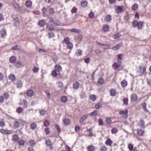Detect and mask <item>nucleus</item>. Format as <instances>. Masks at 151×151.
I'll list each match as a JSON object with an SVG mask.
<instances>
[{"label":"nucleus","mask_w":151,"mask_h":151,"mask_svg":"<svg viewBox=\"0 0 151 151\" xmlns=\"http://www.w3.org/2000/svg\"><path fill=\"white\" fill-rule=\"evenodd\" d=\"M139 72L141 73H143V75L146 74V68L143 66H140L139 67Z\"/></svg>","instance_id":"1"},{"label":"nucleus","mask_w":151,"mask_h":151,"mask_svg":"<svg viewBox=\"0 0 151 151\" xmlns=\"http://www.w3.org/2000/svg\"><path fill=\"white\" fill-rule=\"evenodd\" d=\"M47 29L50 31L54 30V26L50 22H49L47 25Z\"/></svg>","instance_id":"2"},{"label":"nucleus","mask_w":151,"mask_h":151,"mask_svg":"<svg viewBox=\"0 0 151 151\" xmlns=\"http://www.w3.org/2000/svg\"><path fill=\"white\" fill-rule=\"evenodd\" d=\"M122 45V43L116 45L115 46L113 47L112 48V49L114 50H116L119 49L121 47Z\"/></svg>","instance_id":"3"},{"label":"nucleus","mask_w":151,"mask_h":151,"mask_svg":"<svg viewBox=\"0 0 151 151\" xmlns=\"http://www.w3.org/2000/svg\"><path fill=\"white\" fill-rule=\"evenodd\" d=\"M87 132L88 133V136L92 137L93 136H95V134H93L92 133L93 131L91 129H88L87 130Z\"/></svg>","instance_id":"4"},{"label":"nucleus","mask_w":151,"mask_h":151,"mask_svg":"<svg viewBox=\"0 0 151 151\" xmlns=\"http://www.w3.org/2000/svg\"><path fill=\"white\" fill-rule=\"evenodd\" d=\"M131 98L132 100L133 101H136L137 100V96L136 94L132 93L131 96Z\"/></svg>","instance_id":"5"},{"label":"nucleus","mask_w":151,"mask_h":151,"mask_svg":"<svg viewBox=\"0 0 151 151\" xmlns=\"http://www.w3.org/2000/svg\"><path fill=\"white\" fill-rule=\"evenodd\" d=\"M79 83L77 82H75L73 84V87L74 89H77L79 87Z\"/></svg>","instance_id":"6"},{"label":"nucleus","mask_w":151,"mask_h":151,"mask_svg":"<svg viewBox=\"0 0 151 151\" xmlns=\"http://www.w3.org/2000/svg\"><path fill=\"white\" fill-rule=\"evenodd\" d=\"M6 31L4 29H1L0 30V36L3 37L6 35Z\"/></svg>","instance_id":"7"},{"label":"nucleus","mask_w":151,"mask_h":151,"mask_svg":"<svg viewBox=\"0 0 151 151\" xmlns=\"http://www.w3.org/2000/svg\"><path fill=\"white\" fill-rule=\"evenodd\" d=\"M143 26V23L140 21L138 22L137 27L139 29H141Z\"/></svg>","instance_id":"8"},{"label":"nucleus","mask_w":151,"mask_h":151,"mask_svg":"<svg viewBox=\"0 0 151 151\" xmlns=\"http://www.w3.org/2000/svg\"><path fill=\"white\" fill-rule=\"evenodd\" d=\"M27 94L28 96L31 97L33 95L34 92L31 90H28L27 92Z\"/></svg>","instance_id":"9"},{"label":"nucleus","mask_w":151,"mask_h":151,"mask_svg":"<svg viewBox=\"0 0 151 151\" xmlns=\"http://www.w3.org/2000/svg\"><path fill=\"white\" fill-rule=\"evenodd\" d=\"M21 47L19 45H16L12 47V49L13 50H19L21 49Z\"/></svg>","instance_id":"10"},{"label":"nucleus","mask_w":151,"mask_h":151,"mask_svg":"<svg viewBox=\"0 0 151 151\" xmlns=\"http://www.w3.org/2000/svg\"><path fill=\"white\" fill-rule=\"evenodd\" d=\"M55 70L58 72H59L61 70L62 67L60 65H57L55 67Z\"/></svg>","instance_id":"11"},{"label":"nucleus","mask_w":151,"mask_h":151,"mask_svg":"<svg viewBox=\"0 0 151 151\" xmlns=\"http://www.w3.org/2000/svg\"><path fill=\"white\" fill-rule=\"evenodd\" d=\"M16 60L17 59L14 56L11 57L9 58L10 62L13 63H15Z\"/></svg>","instance_id":"12"},{"label":"nucleus","mask_w":151,"mask_h":151,"mask_svg":"<svg viewBox=\"0 0 151 151\" xmlns=\"http://www.w3.org/2000/svg\"><path fill=\"white\" fill-rule=\"evenodd\" d=\"M122 11V8L121 6H119L116 8V12L117 13H121Z\"/></svg>","instance_id":"13"},{"label":"nucleus","mask_w":151,"mask_h":151,"mask_svg":"<svg viewBox=\"0 0 151 151\" xmlns=\"http://www.w3.org/2000/svg\"><path fill=\"white\" fill-rule=\"evenodd\" d=\"M22 63L21 62H17L15 64L17 68H21L22 65Z\"/></svg>","instance_id":"14"},{"label":"nucleus","mask_w":151,"mask_h":151,"mask_svg":"<svg viewBox=\"0 0 151 151\" xmlns=\"http://www.w3.org/2000/svg\"><path fill=\"white\" fill-rule=\"evenodd\" d=\"M142 107L144 111L146 113L149 112V111L146 108V103L145 102L143 103L142 104Z\"/></svg>","instance_id":"15"},{"label":"nucleus","mask_w":151,"mask_h":151,"mask_svg":"<svg viewBox=\"0 0 151 151\" xmlns=\"http://www.w3.org/2000/svg\"><path fill=\"white\" fill-rule=\"evenodd\" d=\"M88 151H94L95 149V147L93 145L89 146L87 148Z\"/></svg>","instance_id":"16"},{"label":"nucleus","mask_w":151,"mask_h":151,"mask_svg":"<svg viewBox=\"0 0 151 151\" xmlns=\"http://www.w3.org/2000/svg\"><path fill=\"white\" fill-rule=\"evenodd\" d=\"M88 3L86 1H82L81 2V6L83 7H85L87 6Z\"/></svg>","instance_id":"17"},{"label":"nucleus","mask_w":151,"mask_h":151,"mask_svg":"<svg viewBox=\"0 0 151 151\" xmlns=\"http://www.w3.org/2000/svg\"><path fill=\"white\" fill-rule=\"evenodd\" d=\"M49 22H50L51 24L56 25L58 24V22L57 20L52 19H51Z\"/></svg>","instance_id":"18"},{"label":"nucleus","mask_w":151,"mask_h":151,"mask_svg":"<svg viewBox=\"0 0 151 151\" xmlns=\"http://www.w3.org/2000/svg\"><path fill=\"white\" fill-rule=\"evenodd\" d=\"M70 31L71 32L75 33H79L81 32V31L80 30L75 28L70 29Z\"/></svg>","instance_id":"19"},{"label":"nucleus","mask_w":151,"mask_h":151,"mask_svg":"<svg viewBox=\"0 0 151 151\" xmlns=\"http://www.w3.org/2000/svg\"><path fill=\"white\" fill-rule=\"evenodd\" d=\"M47 35L49 38H53L55 36L54 33L52 32H48Z\"/></svg>","instance_id":"20"},{"label":"nucleus","mask_w":151,"mask_h":151,"mask_svg":"<svg viewBox=\"0 0 151 151\" xmlns=\"http://www.w3.org/2000/svg\"><path fill=\"white\" fill-rule=\"evenodd\" d=\"M67 99V98L65 96H63L61 98V100L63 103L66 102Z\"/></svg>","instance_id":"21"},{"label":"nucleus","mask_w":151,"mask_h":151,"mask_svg":"<svg viewBox=\"0 0 151 151\" xmlns=\"http://www.w3.org/2000/svg\"><path fill=\"white\" fill-rule=\"evenodd\" d=\"M102 106V104L100 102L97 103L95 105V108L96 109H99L101 108Z\"/></svg>","instance_id":"22"},{"label":"nucleus","mask_w":151,"mask_h":151,"mask_svg":"<svg viewBox=\"0 0 151 151\" xmlns=\"http://www.w3.org/2000/svg\"><path fill=\"white\" fill-rule=\"evenodd\" d=\"M70 122V120L68 119H65L63 120L64 124L66 125H68Z\"/></svg>","instance_id":"23"},{"label":"nucleus","mask_w":151,"mask_h":151,"mask_svg":"<svg viewBox=\"0 0 151 151\" xmlns=\"http://www.w3.org/2000/svg\"><path fill=\"white\" fill-rule=\"evenodd\" d=\"M45 143L47 145L52 147V143L50 140H47L45 141Z\"/></svg>","instance_id":"24"},{"label":"nucleus","mask_w":151,"mask_h":151,"mask_svg":"<svg viewBox=\"0 0 151 151\" xmlns=\"http://www.w3.org/2000/svg\"><path fill=\"white\" fill-rule=\"evenodd\" d=\"M109 26L107 25H106L104 26L103 27V29L104 32H106L109 31Z\"/></svg>","instance_id":"25"},{"label":"nucleus","mask_w":151,"mask_h":151,"mask_svg":"<svg viewBox=\"0 0 151 151\" xmlns=\"http://www.w3.org/2000/svg\"><path fill=\"white\" fill-rule=\"evenodd\" d=\"M45 24V22L43 20H40L39 22V25L40 27H43Z\"/></svg>","instance_id":"26"},{"label":"nucleus","mask_w":151,"mask_h":151,"mask_svg":"<svg viewBox=\"0 0 151 151\" xmlns=\"http://www.w3.org/2000/svg\"><path fill=\"white\" fill-rule=\"evenodd\" d=\"M87 115H84L80 119V122L81 123H82L87 118Z\"/></svg>","instance_id":"27"},{"label":"nucleus","mask_w":151,"mask_h":151,"mask_svg":"<svg viewBox=\"0 0 151 151\" xmlns=\"http://www.w3.org/2000/svg\"><path fill=\"white\" fill-rule=\"evenodd\" d=\"M25 5L28 7H30L32 5V2L30 1H27L25 3Z\"/></svg>","instance_id":"28"},{"label":"nucleus","mask_w":151,"mask_h":151,"mask_svg":"<svg viewBox=\"0 0 151 151\" xmlns=\"http://www.w3.org/2000/svg\"><path fill=\"white\" fill-rule=\"evenodd\" d=\"M112 143V142L111 140L109 139H108L106 141L105 143L106 145L111 146V144Z\"/></svg>","instance_id":"29"},{"label":"nucleus","mask_w":151,"mask_h":151,"mask_svg":"<svg viewBox=\"0 0 151 151\" xmlns=\"http://www.w3.org/2000/svg\"><path fill=\"white\" fill-rule=\"evenodd\" d=\"M138 8V5L137 4H133L132 7V9L134 10H137Z\"/></svg>","instance_id":"30"},{"label":"nucleus","mask_w":151,"mask_h":151,"mask_svg":"<svg viewBox=\"0 0 151 151\" xmlns=\"http://www.w3.org/2000/svg\"><path fill=\"white\" fill-rule=\"evenodd\" d=\"M63 41L67 45L70 42V39L68 37H66L63 40Z\"/></svg>","instance_id":"31"},{"label":"nucleus","mask_w":151,"mask_h":151,"mask_svg":"<svg viewBox=\"0 0 151 151\" xmlns=\"http://www.w3.org/2000/svg\"><path fill=\"white\" fill-rule=\"evenodd\" d=\"M31 128L32 129H35L37 127V125L35 123H32L30 124Z\"/></svg>","instance_id":"32"},{"label":"nucleus","mask_w":151,"mask_h":151,"mask_svg":"<svg viewBox=\"0 0 151 151\" xmlns=\"http://www.w3.org/2000/svg\"><path fill=\"white\" fill-rule=\"evenodd\" d=\"M44 124L45 126L47 127L50 125V123L48 120H46L44 121Z\"/></svg>","instance_id":"33"},{"label":"nucleus","mask_w":151,"mask_h":151,"mask_svg":"<svg viewBox=\"0 0 151 151\" xmlns=\"http://www.w3.org/2000/svg\"><path fill=\"white\" fill-rule=\"evenodd\" d=\"M22 104V106L25 108H27L28 106L27 102L25 100H23V102Z\"/></svg>","instance_id":"34"},{"label":"nucleus","mask_w":151,"mask_h":151,"mask_svg":"<svg viewBox=\"0 0 151 151\" xmlns=\"http://www.w3.org/2000/svg\"><path fill=\"white\" fill-rule=\"evenodd\" d=\"M121 35L119 33H117L114 35L113 38L114 39H118L120 38L121 37Z\"/></svg>","instance_id":"35"},{"label":"nucleus","mask_w":151,"mask_h":151,"mask_svg":"<svg viewBox=\"0 0 151 151\" xmlns=\"http://www.w3.org/2000/svg\"><path fill=\"white\" fill-rule=\"evenodd\" d=\"M46 110H45L42 109L40 110V115L42 116L45 115L46 113Z\"/></svg>","instance_id":"36"},{"label":"nucleus","mask_w":151,"mask_h":151,"mask_svg":"<svg viewBox=\"0 0 151 151\" xmlns=\"http://www.w3.org/2000/svg\"><path fill=\"white\" fill-rule=\"evenodd\" d=\"M25 141L21 139L19 141L18 143L19 145L23 146L24 145Z\"/></svg>","instance_id":"37"},{"label":"nucleus","mask_w":151,"mask_h":151,"mask_svg":"<svg viewBox=\"0 0 151 151\" xmlns=\"http://www.w3.org/2000/svg\"><path fill=\"white\" fill-rule=\"evenodd\" d=\"M5 126V122L2 120L0 121V127H3Z\"/></svg>","instance_id":"38"},{"label":"nucleus","mask_w":151,"mask_h":151,"mask_svg":"<svg viewBox=\"0 0 151 151\" xmlns=\"http://www.w3.org/2000/svg\"><path fill=\"white\" fill-rule=\"evenodd\" d=\"M143 134V131L141 129H139L137 132V134L139 136H142Z\"/></svg>","instance_id":"39"},{"label":"nucleus","mask_w":151,"mask_h":151,"mask_svg":"<svg viewBox=\"0 0 151 151\" xmlns=\"http://www.w3.org/2000/svg\"><path fill=\"white\" fill-rule=\"evenodd\" d=\"M119 66L117 63H115L112 65L113 68L114 69H116Z\"/></svg>","instance_id":"40"},{"label":"nucleus","mask_w":151,"mask_h":151,"mask_svg":"<svg viewBox=\"0 0 151 151\" xmlns=\"http://www.w3.org/2000/svg\"><path fill=\"white\" fill-rule=\"evenodd\" d=\"M97 114L98 113L97 111L96 110H95L93 112L90 114V116H93L97 115Z\"/></svg>","instance_id":"41"},{"label":"nucleus","mask_w":151,"mask_h":151,"mask_svg":"<svg viewBox=\"0 0 151 151\" xmlns=\"http://www.w3.org/2000/svg\"><path fill=\"white\" fill-rule=\"evenodd\" d=\"M55 126L56 129H57V131L59 133H60L61 132V129L60 126L57 124H55Z\"/></svg>","instance_id":"42"},{"label":"nucleus","mask_w":151,"mask_h":151,"mask_svg":"<svg viewBox=\"0 0 151 151\" xmlns=\"http://www.w3.org/2000/svg\"><path fill=\"white\" fill-rule=\"evenodd\" d=\"M90 99L94 101L96 100V97L95 95L92 94L91 96Z\"/></svg>","instance_id":"43"},{"label":"nucleus","mask_w":151,"mask_h":151,"mask_svg":"<svg viewBox=\"0 0 151 151\" xmlns=\"http://www.w3.org/2000/svg\"><path fill=\"white\" fill-rule=\"evenodd\" d=\"M67 45L68 46V49L71 50L73 48V44L71 42H70L67 44Z\"/></svg>","instance_id":"44"},{"label":"nucleus","mask_w":151,"mask_h":151,"mask_svg":"<svg viewBox=\"0 0 151 151\" xmlns=\"http://www.w3.org/2000/svg\"><path fill=\"white\" fill-rule=\"evenodd\" d=\"M110 93L111 96H114L116 93L114 89H111L110 90Z\"/></svg>","instance_id":"45"},{"label":"nucleus","mask_w":151,"mask_h":151,"mask_svg":"<svg viewBox=\"0 0 151 151\" xmlns=\"http://www.w3.org/2000/svg\"><path fill=\"white\" fill-rule=\"evenodd\" d=\"M19 126V123L17 121L15 122L14 123V127L15 128H18Z\"/></svg>","instance_id":"46"},{"label":"nucleus","mask_w":151,"mask_h":151,"mask_svg":"<svg viewBox=\"0 0 151 151\" xmlns=\"http://www.w3.org/2000/svg\"><path fill=\"white\" fill-rule=\"evenodd\" d=\"M29 143L30 145L31 146H33L36 144L34 140L33 139H31L29 141Z\"/></svg>","instance_id":"47"},{"label":"nucleus","mask_w":151,"mask_h":151,"mask_svg":"<svg viewBox=\"0 0 151 151\" xmlns=\"http://www.w3.org/2000/svg\"><path fill=\"white\" fill-rule=\"evenodd\" d=\"M19 137L16 134L14 135L13 136V139L14 141H17Z\"/></svg>","instance_id":"48"},{"label":"nucleus","mask_w":151,"mask_h":151,"mask_svg":"<svg viewBox=\"0 0 151 151\" xmlns=\"http://www.w3.org/2000/svg\"><path fill=\"white\" fill-rule=\"evenodd\" d=\"M23 111V109L21 107H19L16 110L17 112L19 113H21Z\"/></svg>","instance_id":"49"},{"label":"nucleus","mask_w":151,"mask_h":151,"mask_svg":"<svg viewBox=\"0 0 151 151\" xmlns=\"http://www.w3.org/2000/svg\"><path fill=\"white\" fill-rule=\"evenodd\" d=\"M121 84L124 87L126 86L127 85V82L125 81H123L121 82Z\"/></svg>","instance_id":"50"},{"label":"nucleus","mask_w":151,"mask_h":151,"mask_svg":"<svg viewBox=\"0 0 151 151\" xmlns=\"http://www.w3.org/2000/svg\"><path fill=\"white\" fill-rule=\"evenodd\" d=\"M117 129L116 128H112L111 130V132L113 134H115L117 132Z\"/></svg>","instance_id":"51"},{"label":"nucleus","mask_w":151,"mask_h":151,"mask_svg":"<svg viewBox=\"0 0 151 151\" xmlns=\"http://www.w3.org/2000/svg\"><path fill=\"white\" fill-rule=\"evenodd\" d=\"M138 22H137V21H134L132 23V25L134 27H137Z\"/></svg>","instance_id":"52"},{"label":"nucleus","mask_w":151,"mask_h":151,"mask_svg":"<svg viewBox=\"0 0 151 151\" xmlns=\"http://www.w3.org/2000/svg\"><path fill=\"white\" fill-rule=\"evenodd\" d=\"M98 122L99 126H102L104 125L103 122L101 119L100 118L99 119Z\"/></svg>","instance_id":"53"},{"label":"nucleus","mask_w":151,"mask_h":151,"mask_svg":"<svg viewBox=\"0 0 151 151\" xmlns=\"http://www.w3.org/2000/svg\"><path fill=\"white\" fill-rule=\"evenodd\" d=\"M104 80L102 78H101L99 79L98 82L99 84H102L104 83Z\"/></svg>","instance_id":"54"},{"label":"nucleus","mask_w":151,"mask_h":151,"mask_svg":"<svg viewBox=\"0 0 151 151\" xmlns=\"http://www.w3.org/2000/svg\"><path fill=\"white\" fill-rule=\"evenodd\" d=\"M72 13H76L77 12V9L75 7H73L71 10Z\"/></svg>","instance_id":"55"},{"label":"nucleus","mask_w":151,"mask_h":151,"mask_svg":"<svg viewBox=\"0 0 151 151\" xmlns=\"http://www.w3.org/2000/svg\"><path fill=\"white\" fill-rule=\"evenodd\" d=\"M106 21L108 22H109L111 20V17L110 15H108L106 17Z\"/></svg>","instance_id":"56"},{"label":"nucleus","mask_w":151,"mask_h":151,"mask_svg":"<svg viewBox=\"0 0 151 151\" xmlns=\"http://www.w3.org/2000/svg\"><path fill=\"white\" fill-rule=\"evenodd\" d=\"M123 102L124 103V104L126 105H128V99L127 98H124L123 99Z\"/></svg>","instance_id":"57"},{"label":"nucleus","mask_w":151,"mask_h":151,"mask_svg":"<svg viewBox=\"0 0 151 151\" xmlns=\"http://www.w3.org/2000/svg\"><path fill=\"white\" fill-rule=\"evenodd\" d=\"M45 131L47 135L49 134L50 132V130L49 129V128L48 127L46 128L45 129Z\"/></svg>","instance_id":"58"},{"label":"nucleus","mask_w":151,"mask_h":151,"mask_svg":"<svg viewBox=\"0 0 151 151\" xmlns=\"http://www.w3.org/2000/svg\"><path fill=\"white\" fill-rule=\"evenodd\" d=\"M139 125L140 126H143L145 125V122L144 121L142 120H141L139 122Z\"/></svg>","instance_id":"59"},{"label":"nucleus","mask_w":151,"mask_h":151,"mask_svg":"<svg viewBox=\"0 0 151 151\" xmlns=\"http://www.w3.org/2000/svg\"><path fill=\"white\" fill-rule=\"evenodd\" d=\"M38 68L36 67H34L32 69V70L33 72L35 73L37 72L38 71Z\"/></svg>","instance_id":"60"},{"label":"nucleus","mask_w":151,"mask_h":151,"mask_svg":"<svg viewBox=\"0 0 151 151\" xmlns=\"http://www.w3.org/2000/svg\"><path fill=\"white\" fill-rule=\"evenodd\" d=\"M83 37L81 35H78L77 39L79 41H81V40H82Z\"/></svg>","instance_id":"61"},{"label":"nucleus","mask_w":151,"mask_h":151,"mask_svg":"<svg viewBox=\"0 0 151 151\" xmlns=\"http://www.w3.org/2000/svg\"><path fill=\"white\" fill-rule=\"evenodd\" d=\"M15 78V76H8V78L12 81H14Z\"/></svg>","instance_id":"62"},{"label":"nucleus","mask_w":151,"mask_h":151,"mask_svg":"<svg viewBox=\"0 0 151 151\" xmlns=\"http://www.w3.org/2000/svg\"><path fill=\"white\" fill-rule=\"evenodd\" d=\"M89 17L90 18H93L94 17V13L92 12H91L89 14Z\"/></svg>","instance_id":"63"},{"label":"nucleus","mask_w":151,"mask_h":151,"mask_svg":"<svg viewBox=\"0 0 151 151\" xmlns=\"http://www.w3.org/2000/svg\"><path fill=\"white\" fill-rule=\"evenodd\" d=\"M129 150L130 151H132L133 148V145L131 144H129L128 146Z\"/></svg>","instance_id":"64"}]
</instances>
